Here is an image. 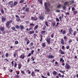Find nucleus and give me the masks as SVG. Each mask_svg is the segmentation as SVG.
Instances as JSON below:
<instances>
[{
	"label": "nucleus",
	"instance_id": "29",
	"mask_svg": "<svg viewBox=\"0 0 78 78\" xmlns=\"http://www.w3.org/2000/svg\"><path fill=\"white\" fill-rule=\"evenodd\" d=\"M56 25V23L55 22H54L52 23V26H55V25Z\"/></svg>",
	"mask_w": 78,
	"mask_h": 78
},
{
	"label": "nucleus",
	"instance_id": "10",
	"mask_svg": "<svg viewBox=\"0 0 78 78\" xmlns=\"http://www.w3.org/2000/svg\"><path fill=\"white\" fill-rule=\"evenodd\" d=\"M69 5V2L67 1L65 2V3L64 4V5H65V6H67V5Z\"/></svg>",
	"mask_w": 78,
	"mask_h": 78
},
{
	"label": "nucleus",
	"instance_id": "27",
	"mask_svg": "<svg viewBox=\"0 0 78 78\" xmlns=\"http://www.w3.org/2000/svg\"><path fill=\"white\" fill-rule=\"evenodd\" d=\"M37 20V17H35V18L34 17V21H36Z\"/></svg>",
	"mask_w": 78,
	"mask_h": 78
},
{
	"label": "nucleus",
	"instance_id": "13",
	"mask_svg": "<svg viewBox=\"0 0 78 78\" xmlns=\"http://www.w3.org/2000/svg\"><path fill=\"white\" fill-rule=\"evenodd\" d=\"M20 29L21 30H22L23 28H24V27H23V26L21 25H20Z\"/></svg>",
	"mask_w": 78,
	"mask_h": 78
},
{
	"label": "nucleus",
	"instance_id": "62",
	"mask_svg": "<svg viewBox=\"0 0 78 78\" xmlns=\"http://www.w3.org/2000/svg\"><path fill=\"white\" fill-rule=\"evenodd\" d=\"M58 75H59L60 76V77H62V76H61V74L59 73L58 74Z\"/></svg>",
	"mask_w": 78,
	"mask_h": 78
},
{
	"label": "nucleus",
	"instance_id": "48",
	"mask_svg": "<svg viewBox=\"0 0 78 78\" xmlns=\"http://www.w3.org/2000/svg\"><path fill=\"white\" fill-rule=\"evenodd\" d=\"M34 71H33L31 75H32V76H33L34 75H33V74H34Z\"/></svg>",
	"mask_w": 78,
	"mask_h": 78
},
{
	"label": "nucleus",
	"instance_id": "43",
	"mask_svg": "<svg viewBox=\"0 0 78 78\" xmlns=\"http://www.w3.org/2000/svg\"><path fill=\"white\" fill-rule=\"evenodd\" d=\"M30 25H31V26H34V24L33 23H30Z\"/></svg>",
	"mask_w": 78,
	"mask_h": 78
},
{
	"label": "nucleus",
	"instance_id": "58",
	"mask_svg": "<svg viewBox=\"0 0 78 78\" xmlns=\"http://www.w3.org/2000/svg\"><path fill=\"white\" fill-rule=\"evenodd\" d=\"M21 73H23V74H24L25 73V72H24V71H21Z\"/></svg>",
	"mask_w": 78,
	"mask_h": 78
},
{
	"label": "nucleus",
	"instance_id": "53",
	"mask_svg": "<svg viewBox=\"0 0 78 78\" xmlns=\"http://www.w3.org/2000/svg\"><path fill=\"white\" fill-rule=\"evenodd\" d=\"M8 22H9V23H12V20H10V21H8Z\"/></svg>",
	"mask_w": 78,
	"mask_h": 78
},
{
	"label": "nucleus",
	"instance_id": "41",
	"mask_svg": "<svg viewBox=\"0 0 78 78\" xmlns=\"http://www.w3.org/2000/svg\"><path fill=\"white\" fill-rule=\"evenodd\" d=\"M17 64L16 63V62H15V65H14V67H16L17 66Z\"/></svg>",
	"mask_w": 78,
	"mask_h": 78
},
{
	"label": "nucleus",
	"instance_id": "28",
	"mask_svg": "<svg viewBox=\"0 0 78 78\" xmlns=\"http://www.w3.org/2000/svg\"><path fill=\"white\" fill-rule=\"evenodd\" d=\"M57 73V72H56L54 71L53 72V74L54 75H56Z\"/></svg>",
	"mask_w": 78,
	"mask_h": 78
},
{
	"label": "nucleus",
	"instance_id": "40",
	"mask_svg": "<svg viewBox=\"0 0 78 78\" xmlns=\"http://www.w3.org/2000/svg\"><path fill=\"white\" fill-rule=\"evenodd\" d=\"M34 71H35V72H39V70L35 69L34 70Z\"/></svg>",
	"mask_w": 78,
	"mask_h": 78
},
{
	"label": "nucleus",
	"instance_id": "45",
	"mask_svg": "<svg viewBox=\"0 0 78 78\" xmlns=\"http://www.w3.org/2000/svg\"><path fill=\"white\" fill-rule=\"evenodd\" d=\"M18 66H19V67H22V64H21V63H20L18 64Z\"/></svg>",
	"mask_w": 78,
	"mask_h": 78
},
{
	"label": "nucleus",
	"instance_id": "59",
	"mask_svg": "<svg viewBox=\"0 0 78 78\" xmlns=\"http://www.w3.org/2000/svg\"><path fill=\"white\" fill-rule=\"evenodd\" d=\"M41 77H42V78H47V77H44V76H41Z\"/></svg>",
	"mask_w": 78,
	"mask_h": 78
},
{
	"label": "nucleus",
	"instance_id": "31",
	"mask_svg": "<svg viewBox=\"0 0 78 78\" xmlns=\"http://www.w3.org/2000/svg\"><path fill=\"white\" fill-rule=\"evenodd\" d=\"M37 28H38V25H37L34 28V30H36V29H37Z\"/></svg>",
	"mask_w": 78,
	"mask_h": 78
},
{
	"label": "nucleus",
	"instance_id": "8",
	"mask_svg": "<svg viewBox=\"0 0 78 78\" xmlns=\"http://www.w3.org/2000/svg\"><path fill=\"white\" fill-rule=\"evenodd\" d=\"M48 58H49V59L50 58H54V56L53 55H49L48 56Z\"/></svg>",
	"mask_w": 78,
	"mask_h": 78
},
{
	"label": "nucleus",
	"instance_id": "1",
	"mask_svg": "<svg viewBox=\"0 0 78 78\" xmlns=\"http://www.w3.org/2000/svg\"><path fill=\"white\" fill-rule=\"evenodd\" d=\"M50 4L49 3H48L46 2L44 3V6L45 8H47L48 7H49V6H50Z\"/></svg>",
	"mask_w": 78,
	"mask_h": 78
},
{
	"label": "nucleus",
	"instance_id": "60",
	"mask_svg": "<svg viewBox=\"0 0 78 78\" xmlns=\"http://www.w3.org/2000/svg\"><path fill=\"white\" fill-rule=\"evenodd\" d=\"M71 2L72 3H75V1H74V0H72L71 1Z\"/></svg>",
	"mask_w": 78,
	"mask_h": 78
},
{
	"label": "nucleus",
	"instance_id": "22",
	"mask_svg": "<svg viewBox=\"0 0 78 78\" xmlns=\"http://www.w3.org/2000/svg\"><path fill=\"white\" fill-rule=\"evenodd\" d=\"M42 47H43V48L45 47V45H46L45 43H42Z\"/></svg>",
	"mask_w": 78,
	"mask_h": 78
},
{
	"label": "nucleus",
	"instance_id": "18",
	"mask_svg": "<svg viewBox=\"0 0 78 78\" xmlns=\"http://www.w3.org/2000/svg\"><path fill=\"white\" fill-rule=\"evenodd\" d=\"M9 22L8 21L6 23V25L7 27H8L9 26Z\"/></svg>",
	"mask_w": 78,
	"mask_h": 78
},
{
	"label": "nucleus",
	"instance_id": "44",
	"mask_svg": "<svg viewBox=\"0 0 78 78\" xmlns=\"http://www.w3.org/2000/svg\"><path fill=\"white\" fill-rule=\"evenodd\" d=\"M72 11H75V9L74 7H73L72 8Z\"/></svg>",
	"mask_w": 78,
	"mask_h": 78
},
{
	"label": "nucleus",
	"instance_id": "12",
	"mask_svg": "<svg viewBox=\"0 0 78 78\" xmlns=\"http://www.w3.org/2000/svg\"><path fill=\"white\" fill-rule=\"evenodd\" d=\"M0 30H1V31H3L5 30V28H4V27H1L0 28Z\"/></svg>",
	"mask_w": 78,
	"mask_h": 78
},
{
	"label": "nucleus",
	"instance_id": "49",
	"mask_svg": "<svg viewBox=\"0 0 78 78\" xmlns=\"http://www.w3.org/2000/svg\"><path fill=\"white\" fill-rule=\"evenodd\" d=\"M64 39L65 40H66V39H67V36H66L64 37Z\"/></svg>",
	"mask_w": 78,
	"mask_h": 78
},
{
	"label": "nucleus",
	"instance_id": "2",
	"mask_svg": "<svg viewBox=\"0 0 78 78\" xmlns=\"http://www.w3.org/2000/svg\"><path fill=\"white\" fill-rule=\"evenodd\" d=\"M65 67L66 69H69L70 68V65H69L68 63H66L65 66Z\"/></svg>",
	"mask_w": 78,
	"mask_h": 78
},
{
	"label": "nucleus",
	"instance_id": "33",
	"mask_svg": "<svg viewBox=\"0 0 78 78\" xmlns=\"http://www.w3.org/2000/svg\"><path fill=\"white\" fill-rule=\"evenodd\" d=\"M16 19L17 22H19L20 21V18L19 17L17 18Z\"/></svg>",
	"mask_w": 78,
	"mask_h": 78
},
{
	"label": "nucleus",
	"instance_id": "14",
	"mask_svg": "<svg viewBox=\"0 0 78 78\" xmlns=\"http://www.w3.org/2000/svg\"><path fill=\"white\" fill-rule=\"evenodd\" d=\"M29 33H30V34H34V31H29Z\"/></svg>",
	"mask_w": 78,
	"mask_h": 78
},
{
	"label": "nucleus",
	"instance_id": "7",
	"mask_svg": "<svg viewBox=\"0 0 78 78\" xmlns=\"http://www.w3.org/2000/svg\"><path fill=\"white\" fill-rule=\"evenodd\" d=\"M72 31H73V30H72V28H69V33L70 34H72Z\"/></svg>",
	"mask_w": 78,
	"mask_h": 78
},
{
	"label": "nucleus",
	"instance_id": "4",
	"mask_svg": "<svg viewBox=\"0 0 78 78\" xmlns=\"http://www.w3.org/2000/svg\"><path fill=\"white\" fill-rule=\"evenodd\" d=\"M1 19H2V22L3 23H4V22H5V21L6 20V19L4 17V16H2V17Z\"/></svg>",
	"mask_w": 78,
	"mask_h": 78
},
{
	"label": "nucleus",
	"instance_id": "15",
	"mask_svg": "<svg viewBox=\"0 0 78 78\" xmlns=\"http://www.w3.org/2000/svg\"><path fill=\"white\" fill-rule=\"evenodd\" d=\"M20 57L21 59H24V58H25V55H21L20 56Z\"/></svg>",
	"mask_w": 78,
	"mask_h": 78
},
{
	"label": "nucleus",
	"instance_id": "30",
	"mask_svg": "<svg viewBox=\"0 0 78 78\" xmlns=\"http://www.w3.org/2000/svg\"><path fill=\"white\" fill-rule=\"evenodd\" d=\"M45 31H41V34H44V33H45Z\"/></svg>",
	"mask_w": 78,
	"mask_h": 78
},
{
	"label": "nucleus",
	"instance_id": "63",
	"mask_svg": "<svg viewBox=\"0 0 78 78\" xmlns=\"http://www.w3.org/2000/svg\"><path fill=\"white\" fill-rule=\"evenodd\" d=\"M69 48H70V47H69V46H68L66 47V49H69Z\"/></svg>",
	"mask_w": 78,
	"mask_h": 78
},
{
	"label": "nucleus",
	"instance_id": "20",
	"mask_svg": "<svg viewBox=\"0 0 78 78\" xmlns=\"http://www.w3.org/2000/svg\"><path fill=\"white\" fill-rule=\"evenodd\" d=\"M25 11L26 12H28L29 11V9L28 8H26L25 9Z\"/></svg>",
	"mask_w": 78,
	"mask_h": 78
},
{
	"label": "nucleus",
	"instance_id": "26",
	"mask_svg": "<svg viewBox=\"0 0 78 78\" xmlns=\"http://www.w3.org/2000/svg\"><path fill=\"white\" fill-rule=\"evenodd\" d=\"M16 29H19V28H20V27L19 25H17L16 26Z\"/></svg>",
	"mask_w": 78,
	"mask_h": 78
},
{
	"label": "nucleus",
	"instance_id": "3",
	"mask_svg": "<svg viewBox=\"0 0 78 78\" xmlns=\"http://www.w3.org/2000/svg\"><path fill=\"white\" fill-rule=\"evenodd\" d=\"M9 4L10 5L11 8H13L14 7L13 6V2L11 1L9 2Z\"/></svg>",
	"mask_w": 78,
	"mask_h": 78
},
{
	"label": "nucleus",
	"instance_id": "21",
	"mask_svg": "<svg viewBox=\"0 0 78 78\" xmlns=\"http://www.w3.org/2000/svg\"><path fill=\"white\" fill-rule=\"evenodd\" d=\"M39 19H40V20H44V18H43V17H42L41 16L39 17Z\"/></svg>",
	"mask_w": 78,
	"mask_h": 78
},
{
	"label": "nucleus",
	"instance_id": "61",
	"mask_svg": "<svg viewBox=\"0 0 78 78\" xmlns=\"http://www.w3.org/2000/svg\"><path fill=\"white\" fill-rule=\"evenodd\" d=\"M68 42L69 43H71V42H72V41L71 40H69Z\"/></svg>",
	"mask_w": 78,
	"mask_h": 78
},
{
	"label": "nucleus",
	"instance_id": "17",
	"mask_svg": "<svg viewBox=\"0 0 78 78\" xmlns=\"http://www.w3.org/2000/svg\"><path fill=\"white\" fill-rule=\"evenodd\" d=\"M62 9L64 10H66V6L65 5H63L62 6Z\"/></svg>",
	"mask_w": 78,
	"mask_h": 78
},
{
	"label": "nucleus",
	"instance_id": "50",
	"mask_svg": "<svg viewBox=\"0 0 78 78\" xmlns=\"http://www.w3.org/2000/svg\"><path fill=\"white\" fill-rule=\"evenodd\" d=\"M31 20H34V17L32 16L31 17Z\"/></svg>",
	"mask_w": 78,
	"mask_h": 78
},
{
	"label": "nucleus",
	"instance_id": "39",
	"mask_svg": "<svg viewBox=\"0 0 78 78\" xmlns=\"http://www.w3.org/2000/svg\"><path fill=\"white\" fill-rule=\"evenodd\" d=\"M56 19L57 22H59V19H58V18H56Z\"/></svg>",
	"mask_w": 78,
	"mask_h": 78
},
{
	"label": "nucleus",
	"instance_id": "37",
	"mask_svg": "<svg viewBox=\"0 0 78 78\" xmlns=\"http://www.w3.org/2000/svg\"><path fill=\"white\" fill-rule=\"evenodd\" d=\"M17 3H18V2H15L14 3V5L15 6V5H17Z\"/></svg>",
	"mask_w": 78,
	"mask_h": 78
},
{
	"label": "nucleus",
	"instance_id": "11",
	"mask_svg": "<svg viewBox=\"0 0 78 78\" xmlns=\"http://www.w3.org/2000/svg\"><path fill=\"white\" fill-rule=\"evenodd\" d=\"M61 43L62 45H64V41L63 40V39H62L61 40Z\"/></svg>",
	"mask_w": 78,
	"mask_h": 78
},
{
	"label": "nucleus",
	"instance_id": "42",
	"mask_svg": "<svg viewBox=\"0 0 78 78\" xmlns=\"http://www.w3.org/2000/svg\"><path fill=\"white\" fill-rule=\"evenodd\" d=\"M15 44H19V42H18L17 41H16L15 42Z\"/></svg>",
	"mask_w": 78,
	"mask_h": 78
},
{
	"label": "nucleus",
	"instance_id": "5",
	"mask_svg": "<svg viewBox=\"0 0 78 78\" xmlns=\"http://www.w3.org/2000/svg\"><path fill=\"white\" fill-rule=\"evenodd\" d=\"M45 9L46 10L45 11L46 14V12H50V9L48 8H45Z\"/></svg>",
	"mask_w": 78,
	"mask_h": 78
},
{
	"label": "nucleus",
	"instance_id": "52",
	"mask_svg": "<svg viewBox=\"0 0 78 78\" xmlns=\"http://www.w3.org/2000/svg\"><path fill=\"white\" fill-rule=\"evenodd\" d=\"M41 39L40 40L41 42V41H42V35H41Z\"/></svg>",
	"mask_w": 78,
	"mask_h": 78
},
{
	"label": "nucleus",
	"instance_id": "25",
	"mask_svg": "<svg viewBox=\"0 0 78 78\" xmlns=\"http://www.w3.org/2000/svg\"><path fill=\"white\" fill-rule=\"evenodd\" d=\"M45 24L47 27L48 26V22L47 21H46Z\"/></svg>",
	"mask_w": 78,
	"mask_h": 78
},
{
	"label": "nucleus",
	"instance_id": "54",
	"mask_svg": "<svg viewBox=\"0 0 78 78\" xmlns=\"http://www.w3.org/2000/svg\"><path fill=\"white\" fill-rule=\"evenodd\" d=\"M34 50H32L31 52V53H32V54H33V53H34Z\"/></svg>",
	"mask_w": 78,
	"mask_h": 78
},
{
	"label": "nucleus",
	"instance_id": "36",
	"mask_svg": "<svg viewBox=\"0 0 78 78\" xmlns=\"http://www.w3.org/2000/svg\"><path fill=\"white\" fill-rule=\"evenodd\" d=\"M8 55H9L8 53H6L5 54L6 57H8Z\"/></svg>",
	"mask_w": 78,
	"mask_h": 78
},
{
	"label": "nucleus",
	"instance_id": "9",
	"mask_svg": "<svg viewBox=\"0 0 78 78\" xmlns=\"http://www.w3.org/2000/svg\"><path fill=\"white\" fill-rule=\"evenodd\" d=\"M59 51L61 52L62 55H64V54H65V52L62 51L61 49H60Z\"/></svg>",
	"mask_w": 78,
	"mask_h": 78
},
{
	"label": "nucleus",
	"instance_id": "38",
	"mask_svg": "<svg viewBox=\"0 0 78 78\" xmlns=\"http://www.w3.org/2000/svg\"><path fill=\"white\" fill-rule=\"evenodd\" d=\"M54 37V34H51V37H52V38H53Z\"/></svg>",
	"mask_w": 78,
	"mask_h": 78
},
{
	"label": "nucleus",
	"instance_id": "46",
	"mask_svg": "<svg viewBox=\"0 0 78 78\" xmlns=\"http://www.w3.org/2000/svg\"><path fill=\"white\" fill-rule=\"evenodd\" d=\"M76 31H75L74 32V33H73V35L74 36H75V35H76Z\"/></svg>",
	"mask_w": 78,
	"mask_h": 78
},
{
	"label": "nucleus",
	"instance_id": "47",
	"mask_svg": "<svg viewBox=\"0 0 78 78\" xmlns=\"http://www.w3.org/2000/svg\"><path fill=\"white\" fill-rule=\"evenodd\" d=\"M66 15H69V12H66Z\"/></svg>",
	"mask_w": 78,
	"mask_h": 78
},
{
	"label": "nucleus",
	"instance_id": "23",
	"mask_svg": "<svg viewBox=\"0 0 78 78\" xmlns=\"http://www.w3.org/2000/svg\"><path fill=\"white\" fill-rule=\"evenodd\" d=\"M61 7V4H59L57 5V8H60Z\"/></svg>",
	"mask_w": 78,
	"mask_h": 78
},
{
	"label": "nucleus",
	"instance_id": "57",
	"mask_svg": "<svg viewBox=\"0 0 78 78\" xmlns=\"http://www.w3.org/2000/svg\"><path fill=\"white\" fill-rule=\"evenodd\" d=\"M29 43H30V42H29V40H28V41H27V45H28Z\"/></svg>",
	"mask_w": 78,
	"mask_h": 78
},
{
	"label": "nucleus",
	"instance_id": "51",
	"mask_svg": "<svg viewBox=\"0 0 78 78\" xmlns=\"http://www.w3.org/2000/svg\"><path fill=\"white\" fill-rule=\"evenodd\" d=\"M59 24V22H58L57 23V24L56 25V27H58V25Z\"/></svg>",
	"mask_w": 78,
	"mask_h": 78
},
{
	"label": "nucleus",
	"instance_id": "64",
	"mask_svg": "<svg viewBox=\"0 0 78 78\" xmlns=\"http://www.w3.org/2000/svg\"><path fill=\"white\" fill-rule=\"evenodd\" d=\"M47 75H48V76H50V73H49V72H48Z\"/></svg>",
	"mask_w": 78,
	"mask_h": 78
},
{
	"label": "nucleus",
	"instance_id": "24",
	"mask_svg": "<svg viewBox=\"0 0 78 78\" xmlns=\"http://www.w3.org/2000/svg\"><path fill=\"white\" fill-rule=\"evenodd\" d=\"M66 33V32L65 30H64L62 32V34H65Z\"/></svg>",
	"mask_w": 78,
	"mask_h": 78
},
{
	"label": "nucleus",
	"instance_id": "56",
	"mask_svg": "<svg viewBox=\"0 0 78 78\" xmlns=\"http://www.w3.org/2000/svg\"><path fill=\"white\" fill-rule=\"evenodd\" d=\"M12 29L13 30H15V27H12Z\"/></svg>",
	"mask_w": 78,
	"mask_h": 78
},
{
	"label": "nucleus",
	"instance_id": "6",
	"mask_svg": "<svg viewBox=\"0 0 78 78\" xmlns=\"http://www.w3.org/2000/svg\"><path fill=\"white\" fill-rule=\"evenodd\" d=\"M46 41L48 44H50L51 42H50V39L49 38H47L46 39Z\"/></svg>",
	"mask_w": 78,
	"mask_h": 78
},
{
	"label": "nucleus",
	"instance_id": "34",
	"mask_svg": "<svg viewBox=\"0 0 78 78\" xmlns=\"http://www.w3.org/2000/svg\"><path fill=\"white\" fill-rule=\"evenodd\" d=\"M31 55V53H30L28 55H27V57H29V56H30Z\"/></svg>",
	"mask_w": 78,
	"mask_h": 78
},
{
	"label": "nucleus",
	"instance_id": "55",
	"mask_svg": "<svg viewBox=\"0 0 78 78\" xmlns=\"http://www.w3.org/2000/svg\"><path fill=\"white\" fill-rule=\"evenodd\" d=\"M56 12H60V10H58L56 11Z\"/></svg>",
	"mask_w": 78,
	"mask_h": 78
},
{
	"label": "nucleus",
	"instance_id": "32",
	"mask_svg": "<svg viewBox=\"0 0 78 78\" xmlns=\"http://www.w3.org/2000/svg\"><path fill=\"white\" fill-rule=\"evenodd\" d=\"M1 12L2 13V14H4V11H3V9H2L1 10Z\"/></svg>",
	"mask_w": 78,
	"mask_h": 78
},
{
	"label": "nucleus",
	"instance_id": "35",
	"mask_svg": "<svg viewBox=\"0 0 78 78\" xmlns=\"http://www.w3.org/2000/svg\"><path fill=\"white\" fill-rule=\"evenodd\" d=\"M23 2H24V0H21L20 2V3H22Z\"/></svg>",
	"mask_w": 78,
	"mask_h": 78
},
{
	"label": "nucleus",
	"instance_id": "16",
	"mask_svg": "<svg viewBox=\"0 0 78 78\" xmlns=\"http://www.w3.org/2000/svg\"><path fill=\"white\" fill-rule=\"evenodd\" d=\"M60 61L61 62L62 61V62H64V60H63V58H60Z\"/></svg>",
	"mask_w": 78,
	"mask_h": 78
},
{
	"label": "nucleus",
	"instance_id": "19",
	"mask_svg": "<svg viewBox=\"0 0 78 78\" xmlns=\"http://www.w3.org/2000/svg\"><path fill=\"white\" fill-rule=\"evenodd\" d=\"M73 12H74L73 14L74 15H76V14L78 13V11H73Z\"/></svg>",
	"mask_w": 78,
	"mask_h": 78
}]
</instances>
